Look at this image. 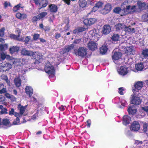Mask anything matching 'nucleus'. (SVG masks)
<instances>
[{
	"instance_id": "56",
	"label": "nucleus",
	"mask_w": 148,
	"mask_h": 148,
	"mask_svg": "<svg viewBox=\"0 0 148 148\" xmlns=\"http://www.w3.org/2000/svg\"><path fill=\"white\" fill-rule=\"evenodd\" d=\"M4 7L6 8L8 6H10V4L9 2L5 1L4 3Z\"/></svg>"
},
{
	"instance_id": "34",
	"label": "nucleus",
	"mask_w": 148,
	"mask_h": 148,
	"mask_svg": "<svg viewBox=\"0 0 148 148\" xmlns=\"http://www.w3.org/2000/svg\"><path fill=\"white\" fill-rule=\"evenodd\" d=\"M86 29V28L84 27H79L77 29H75V34L84 31Z\"/></svg>"
},
{
	"instance_id": "6",
	"label": "nucleus",
	"mask_w": 148,
	"mask_h": 148,
	"mask_svg": "<svg viewBox=\"0 0 148 148\" xmlns=\"http://www.w3.org/2000/svg\"><path fill=\"white\" fill-rule=\"evenodd\" d=\"M136 7V6L135 5L131 6L129 5L126 6V8L123 9V11L124 12L123 15H126L129 13H133L137 11Z\"/></svg>"
},
{
	"instance_id": "45",
	"label": "nucleus",
	"mask_w": 148,
	"mask_h": 148,
	"mask_svg": "<svg viewBox=\"0 0 148 148\" xmlns=\"http://www.w3.org/2000/svg\"><path fill=\"white\" fill-rule=\"evenodd\" d=\"M9 114L10 115H14L15 116L18 117L17 115L16 114H17V112H15L14 111V110L13 108L11 109V110L9 112Z\"/></svg>"
},
{
	"instance_id": "44",
	"label": "nucleus",
	"mask_w": 148,
	"mask_h": 148,
	"mask_svg": "<svg viewBox=\"0 0 148 148\" xmlns=\"http://www.w3.org/2000/svg\"><path fill=\"white\" fill-rule=\"evenodd\" d=\"M6 55L3 52L0 53V61L4 60L5 58Z\"/></svg>"
},
{
	"instance_id": "33",
	"label": "nucleus",
	"mask_w": 148,
	"mask_h": 148,
	"mask_svg": "<svg viewBox=\"0 0 148 148\" xmlns=\"http://www.w3.org/2000/svg\"><path fill=\"white\" fill-rule=\"evenodd\" d=\"M138 7L140 10H143L146 6L145 3H142L141 1H138L137 2Z\"/></svg>"
},
{
	"instance_id": "39",
	"label": "nucleus",
	"mask_w": 148,
	"mask_h": 148,
	"mask_svg": "<svg viewBox=\"0 0 148 148\" xmlns=\"http://www.w3.org/2000/svg\"><path fill=\"white\" fill-rule=\"evenodd\" d=\"M74 45L73 44L67 46L65 47V52H68L71 49L73 48Z\"/></svg>"
},
{
	"instance_id": "64",
	"label": "nucleus",
	"mask_w": 148,
	"mask_h": 148,
	"mask_svg": "<svg viewBox=\"0 0 148 148\" xmlns=\"http://www.w3.org/2000/svg\"><path fill=\"white\" fill-rule=\"evenodd\" d=\"M98 8L95 5L93 7L92 9V11L94 12H95L98 9Z\"/></svg>"
},
{
	"instance_id": "2",
	"label": "nucleus",
	"mask_w": 148,
	"mask_h": 148,
	"mask_svg": "<svg viewBox=\"0 0 148 148\" xmlns=\"http://www.w3.org/2000/svg\"><path fill=\"white\" fill-rule=\"evenodd\" d=\"M45 70L49 75V78H53L55 77V73L54 67L49 62L45 65Z\"/></svg>"
},
{
	"instance_id": "32",
	"label": "nucleus",
	"mask_w": 148,
	"mask_h": 148,
	"mask_svg": "<svg viewBox=\"0 0 148 148\" xmlns=\"http://www.w3.org/2000/svg\"><path fill=\"white\" fill-rule=\"evenodd\" d=\"M18 47L16 46H13L10 49V51L11 54L19 50Z\"/></svg>"
},
{
	"instance_id": "50",
	"label": "nucleus",
	"mask_w": 148,
	"mask_h": 148,
	"mask_svg": "<svg viewBox=\"0 0 148 148\" xmlns=\"http://www.w3.org/2000/svg\"><path fill=\"white\" fill-rule=\"evenodd\" d=\"M121 104L122 106L124 107L127 104V102L124 99H122L121 101Z\"/></svg>"
},
{
	"instance_id": "12",
	"label": "nucleus",
	"mask_w": 148,
	"mask_h": 148,
	"mask_svg": "<svg viewBox=\"0 0 148 148\" xmlns=\"http://www.w3.org/2000/svg\"><path fill=\"white\" fill-rule=\"evenodd\" d=\"M87 50L84 47H80L77 51V54L79 56L84 57L86 56L87 54Z\"/></svg>"
},
{
	"instance_id": "4",
	"label": "nucleus",
	"mask_w": 148,
	"mask_h": 148,
	"mask_svg": "<svg viewBox=\"0 0 148 148\" xmlns=\"http://www.w3.org/2000/svg\"><path fill=\"white\" fill-rule=\"evenodd\" d=\"M89 34L92 36V39L95 41H97L101 37L100 33L98 29L91 30Z\"/></svg>"
},
{
	"instance_id": "16",
	"label": "nucleus",
	"mask_w": 148,
	"mask_h": 148,
	"mask_svg": "<svg viewBox=\"0 0 148 148\" xmlns=\"http://www.w3.org/2000/svg\"><path fill=\"white\" fill-rule=\"evenodd\" d=\"M111 30V27L110 25H104L103 28V33L104 34H108L110 32Z\"/></svg>"
},
{
	"instance_id": "24",
	"label": "nucleus",
	"mask_w": 148,
	"mask_h": 148,
	"mask_svg": "<svg viewBox=\"0 0 148 148\" xmlns=\"http://www.w3.org/2000/svg\"><path fill=\"white\" fill-rule=\"evenodd\" d=\"M124 31L127 32L130 34H133L135 32V29L132 27L131 26H129L128 27L125 26Z\"/></svg>"
},
{
	"instance_id": "21",
	"label": "nucleus",
	"mask_w": 148,
	"mask_h": 148,
	"mask_svg": "<svg viewBox=\"0 0 148 148\" xmlns=\"http://www.w3.org/2000/svg\"><path fill=\"white\" fill-rule=\"evenodd\" d=\"M25 108L23 106H21L19 107V110H20L19 113H17V114H16L17 115L18 117H20L22 115L25 116L26 115V114L25 113Z\"/></svg>"
},
{
	"instance_id": "42",
	"label": "nucleus",
	"mask_w": 148,
	"mask_h": 148,
	"mask_svg": "<svg viewBox=\"0 0 148 148\" xmlns=\"http://www.w3.org/2000/svg\"><path fill=\"white\" fill-rule=\"evenodd\" d=\"M148 123H145L143 124V130L144 132H146L148 130Z\"/></svg>"
},
{
	"instance_id": "5",
	"label": "nucleus",
	"mask_w": 148,
	"mask_h": 148,
	"mask_svg": "<svg viewBox=\"0 0 148 148\" xmlns=\"http://www.w3.org/2000/svg\"><path fill=\"white\" fill-rule=\"evenodd\" d=\"M131 95L130 100L131 103L135 105H139L140 104L141 100L134 93Z\"/></svg>"
},
{
	"instance_id": "28",
	"label": "nucleus",
	"mask_w": 148,
	"mask_h": 148,
	"mask_svg": "<svg viewBox=\"0 0 148 148\" xmlns=\"http://www.w3.org/2000/svg\"><path fill=\"white\" fill-rule=\"evenodd\" d=\"M47 0H42L39 3V8L40 9L43 8H44L47 6Z\"/></svg>"
},
{
	"instance_id": "41",
	"label": "nucleus",
	"mask_w": 148,
	"mask_h": 148,
	"mask_svg": "<svg viewBox=\"0 0 148 148\" xmlns=\"http://www.w3.org/2000/svg\"><path fill=\"white\" fill-rule=\"evenodd\" d=\"M142 54L145 58H147L148 56V49H145L143 50Z\"/></svg>"
},
{
	"instance_id": "14",
	"label": "nucleus",
	"mask_w": 148,
	"mask_h": 148,
	"mask_svg": "<svg viewBox=\"0 0 148 148\" xmlns=\"http://www.w3.org/2000/svg\"><path fill=\"white\" fill-rule=\"evenodd\" d=\"M96 21L95 18H86L84 20V23L87 26H90L94 24Z\"/></svg>"
},
{
	"instance_id": "11",
	"label": "nucleus",
	"mask_w": 148,
	"mask_h": 148,
	"mask_svg": "<svg viewBox=\"0 0 148 148\" xmlns=\"http://www.w3.org/2000/svg\"><path fill=\"white\" fill-rule=\"evenodd\" d=\"M111 9V6L109 3H107L104 6V8L100 11L101 13L106 14L110 12Z\"/></svg>"
},
{
	"instance_id": "8",
	"label": "nucleus",
	"mask_w": 148,
	"mask_h": 148,
	"mask_svg": "<svg viewBox=\"0 0 148 148\" xmlns=\"http://www.w3.org/2000/svg\"><path fill=\"white\" fill-rule=\"evenodd\" d=\"M12 67L11 64L3 62L0 64V71L3 72L9 70Z\"/></svg>"
},
{
	"instance_id": "7",
	"label": "nucleus",
	"mask_w": 148,
	"mask_h": 148,
	"mask_svg": "<svg viewBox=\"0 0 148 148\" xmlns=\"http://www.w3.org/2000/svg\"><path fill=\"white\" fill-rule=\"evenodd\" d=\"M128 69V67L125 66H122L117 69V72L119 75L124 76L129 72Z\"/></svg>"
},
{
	"instance_id": "55",
	"label": "nucleus",
	"mask_w": 148,
	"mask_h": 148,
	"mask_svg": "<svg viewBox=\"0 0 148 148\" xmlns=\"http://www.w3.org/2000/svg\"><path fill=\"white\" fill-rule=\"evenodd\" d=\"M31 37L29 36H27L25 38L24 41L25 43H27L31 39Z\"/></svg>"
},
{
	"instance_id": "13",
	"label": "nucleus",
	"mask_w": 148,
	"mask_h": 148,
	"mask_svg": "<svg viewBox=\"0 0 148 148\" xmlns=\"http://www.w3.org/2000/svg\"><path fill=\"white\" fill-rule=\"evenodd\" d=\"M143 82L142 81H138L136 82L134 85L135 88L133 90V93H134L135 91L140 90L143 87Z\"/></svg>"
},
{
	"instance_id": "27",
	"label": "nucleus",
	"mask_w": 148,
	"mask_h": 148,
	"mask_svg": "<svg viewBox=\"0 0 148 148\" xmlns=\"http://www.w3.org/2000/svg\"><path fill=\"white\" fill-rule=\"evenodd\" d=\"M135 68L137 71H141L144 69V65L142 63H138L135 65Z\"/></svg>"
},
{
	"instance_id": "31",
	"label": "nucleus",
	"mask_w": 148,
	"mask_h": 148,
	"mask_svg": "<svg viewBox=\"0 0 148 148\" xmlns=\"http://www.w3.org/2000/svg\"><path fill=\"white\" fill-rule=\"evenodd\" d=\"M78 3L79 6L82 8L85 7L87 4V2L85 0H79Z\"/></svg>"
},
{
	"instance_id": "58",
	"label": "nucleus",
	"mask_w": 148,
	"mask_h": 148,
	"mask_svg": "<svg viewBox=\"0 0 148 148\" xmlns=\"http://www.w3.org/2000/svg\"><path fill=\"white\" fill-rule=\"evenodd\" d=\"M39 19V18L38 17V15L34 16L32 18V20L34 21H36L38 20Z\"/></svg>"
},
{
	"instance_id": "22",
	"label": "nucleus",
	"mask_w": 148,
	"mask_h": 148,
	"mask_svg": "<svg viewBox=\"0 0 148 148\" xmlns=\"http://www.w3.org/2000/svg\"><path fill=\"white\" fill-rule=\"evenodd\" d=\"M21 54L24 55L31 56L33 54V52L31 51H29L25 49H23L21 51Z\"/></svg>"
},
{
	"instance_id": "62",
	"label": "nucleus",
	"mask_w": 148,
	"mask_h": 148,
	"mask_svg": "<svg viewBox=\"0 0 148 148\" xmlns=\"http://www.w3.org/2000/svg\"><path fill=\"white\" fill-rule=\"evenodd\" d=\"M5 98L4 96L0 95V102H3L5 100Z\"/></svg>"
},
{
	"instance_id": "20",
	"label": "nucleus",
	"mask_w": 148,
	"mask_h": 148,
	"mask_svg": "<svg viewBox=\"0 0 148 148\" xmlns=\"http://www.w3.org/2000/svg\"><path fill=\"white\" fill-rule=\"evenodd\" d=\"M127 111L130 114L133 115L136 113L137 110L134 106L132 105L128 108Z\"/></svg>"
},
{
	"instance_id": "30",
	"label": "nucleus",
	"mask_w": 148,
	"mask_h": 148,
	"mask_svg": "<svg viewBox=\"0 0 148 148\" xmlns=\"http://www.w3.org/2000/svg\"><path fill=\"white\" fill-rule=\"evenodd\" d=\"M100 50L101 53L104 54L107 52L108 48L106 46H103L100 48Z\"/></svg>"
},
{
	"instance_id": "25",
	"label": "nucleus",
	"mask_w": 148,
	"mask_h": 148,
	"mask_svg": "<svg viewBox=\"0 0 148 148\" xmlns=\"http://www.w3.org/2000/svg\"><path fill=\"white\" fill-rule=\"evenodd\" d=\"M16 16L18 18L21 20L26 18L27 16V15L26 14L20 12L17 13Z\"/></svg>"
},
{
	"instance_id": "9",
	"label": "nucleus",
	"mask_w": 148,
	"mask_h": 148,
	"mask_svg": "<svg viewBox=\"0 0 148 148\" xmlns=\"http://www.w3.org/2000/svg\"><path fill=\"white\" fill-rule=\"evenodd\" d=\"M140 128V125L139 123L136 121L133 122L131 125L130 129L131 130L134 132L138 131Z\"/></svg>"
},
{
	"instance_id": "43",
	"label": "nucleus",
	"mask_w": 148,
	"mask_h": 148,
	"mask_svg": "<svg viewBox=\"0 0 148 148\" xmlns=\"http://www.w3.org/2000/svg\"><path fill=\"white\" fill-rule=\"evenodd\" d=\"M8 48V45L7 44L4 45H0V50L1 51H3L5 50L6 49Z\"/></svg>"
},
{
	"instance_id": "53",
	"label": "nucleus",
	"mask_w": 148,
	"mask_h": 148,
	"mask_svg": "<svg viewBox=\"0 0 148 148\" xmlns=\"http://www.w3.org/2000/svg\"><path fill=\"white\" fill-rule=\"evenodd\" d=\"M40 36V35L37 34H35L33 35V39L34 40H37Z\"/></svg>"
},
{
	"instance_id": "18",
	"label": "nucleus",
	"mask_w": 148,
	"mask_h": 148,
	"mask_svg": "<svg viewBox=\"0 0 148 148\" xmlns=\"http://www.w3.org/2000/svg\"><path fill=\"white\" fill-rule=\"evenodd\" d=\"M131 118L127 115H125L123 119V123L124 125H127L130 123Z\"/></svg>"
},
{
	"instance_id": "57",
	"label": "nucleus",
	"mask_w": 148,
	"mask_h": 148,
	"mask_svg": "<svg viewBox=\"0 0 148 148\" xmlns=\"http://www.w3.org/2000/svg\"><path fill=\"white\" fill-rule=\"evenodd\" d=\"M38 112H37L35 114H34L32 116V119L34 120L36 119V118L38 117Z\"/></svg>"
},
{
	"instance_id": "46",
	"label": "nucleus",
	"mask_w": 148,
	"mask_h": 148,
	"mask_svg": "<svg viewBox=\"0 0 148 148\" xmlns=\"http://www.w3.org/2000/svg\"><path fill=\"white\" fill-rule=\"evenodd\" d=\"M10 122L8 119H4L3 120L2 123L3 125H9Z\"/></svg>"
},
{
	"instance_id": "15",
	"label": "nucleus",
	"mask_w": 148,
	"mask_h": 148,
	"mask_svg": "<svg viewBox=\"0 0 148 148\" xmlns=\"http://www.w3.org/2000/svg\"><path fill=\"white\" fill-rule=\"evenodd\" d=\"M97 43L93 41H90L88 44V47L92 51H94L97 48Z\"/></svg>"
},
{
	"instance_id": "59",
	"label": "nucleus",
	"mask_w": 148,
	"mask_h": 148,
	"mask_svg": "<svg viewBox=\"0 0 148 148\" xmlns=\"http://www.w3.org/2000/svg\"><path fill=\"white\" fill-rule=\"evenodd\" d=\"M6 92V89L5 88H3L0 90V94L4 93Z\"/></svg>"
},
{
	"instance_id": "48",
	"label": "nucleus",
	"mask_w": 148,
	"mask_h": 148,
	"mask_svg": "<svg viewBox=\"0 0 148 148\" xmlns=\"http://www.w3.org/2000/svg\"><path fill=\"white\" fill-rule=\"evenodd\" d=\"M20 124L19 118L17 117L15 120L13 122V124L14 125H18Z\"/></svg>"
},
{
	"instance_id": "63",
	"label": "nucleus",
	"mask_w": 148,
	"mask_h": 148,
	"mask_svg": "<svg viewBox=\"0 0 148 148\" xmlns=\"http://www.w3.org/2000/svg\"><path fill=\"white\" fill-rule=\"evenodd\" d=\"M87 126L88 127H90V125L91 121L90 120H88L87 121Z\"/></svg>"
},
{
	"instance_id": "37",
	"label": "nucleus",
	"mask_w": 148,
	"mask_h": 148,
	"mask_svg": "<svg viewBox=\"0 0 148 148\" xmlns=\"http://www.w3.org/2000/svg\"><path fill=\"white\" fill-rule=\"evenodd\" d=\"M15 84L17 87H19L21 84V80L19 78H16L14 79Z\"/></svg>"
},
{
	"instance_id": "23",
	"label": "nucleus",
	"mask_w": 148,
	"mask_h": 148,
	"mask_svg": "<svg viewBox=\"0 0 148 148\" xmlns=\"http://www.w3.org/2000/svg\"><path fill=\"white\" fill-rule=\"evenodd\" d=\"M125 25L123 23H118L116 24L115 25V27L116 31H118L123 29H125Z\"/></svg>"
},
{
	"instance_id": "51",
	"label": "nucleus",
	"mask_w": 148,
	"mask_h": 148,
	"mask_svg": "<svg viewBox=\"0 0 148 148\" xmlns=\"http://www.w3.org/2000/svg\"><path fill=\"white\" fill-rule=\"evenodd\" d=\"M103 3L101 1H99L96 3L95 5L98 8H99L102 6L103 5Z\"/></svg>"
},
{
	"instance_id": "3",
	"label": "nucleus",
	"mask_w": 148,
	"mask_h": 148,
	"mask_svg": "<svg viewBox=\"0 0 148 148\" xmlns=\"http://www.w3.org/2000/svg\"><path fill=\"white\" fill-rule=\"evenodd\" d=\"M122 53L119 52H114L112 54V57L114 62L116 64L120 65L122 63V60L121 59Z\"/></svg>"
},
{
	"instance_id": "54",
	"label": "nucleus",
	"mask_w": 148,
	"mask_h": 148,
	"mask_svg": "<svg viewBox=\"0 0 148 148\" xmlns=\"http://www.w3.org/2000/svg\"><path fill=\"white\" fill-rule=\"evenodd\" d=\"M114 11L116 13H119L121 12V9L119 8H116L114 9Z\"/></svg>"
},
{
	"instance_id": "49",
	"label": "nucleus",
	"mask_w": 148,
	"mask_h": 148,
	"mask_svg": "<svg viewBox=\"0 0 148 148\" xmlns=\"http://www.w3.org/2000/svg\"><path fill=\"white\" fill-rule=\"evenodd\" d=\"M5 28L4 27L1 28L0 29V36L3 37L4 35V32Z\"/></svg>"
},
{
	"instance_id": "10",
	"label": "nucleus",
	"mask_w": 148,
	"mask_h": 148,
	"mask_svg": "<svg viewBox=\"0 0 148 148\" xmlns=\"http://www.w3.org/2000/svg\"><path fill=\"white\" fill-rule=\"evenodd\" d=\"M124 51L125 53L128 56L134 55L135 53L134 48L132 46L125 47Z\"/></svg>"
},
{
	"instance_id": "52",
	"label": "nucleus",
	"mask_w": 148,
	"mask_h": 148,
	"mask_svg": "<svg viewBox=\"0 0 148 148\" xmlns=\"http://www.w3.org/2000/svg\"><path fill=\"white\" fill-rule=\"evenodd\" d=\"M142 18L144 21H148V15H144L142 16Z\"/></svg>"
},
{
	"instance_id": "40",
	"label": "nucleus",
	"mask_w": 148,
	"mask_h": 148,
	"mask_svg": "<svg viewBox=\"0 0 148 148\" xmlns=\"http://www.w3.org/2000/svg\"><path fill=\"white\" fill-rule=\"evenodd\" d=\"M47 14V12H41L38 15V17L39 18V19H40L43 18L46 16Z\"/></svg>"
},
{
	"instance_id": "35",
	"label": "nucleus",
	"mask_w": 148,
	"mask_h": 148,
	"mask_svg": "<svg viewBox=\"0 0 148 148\" xmlns=\"http://www.w3.org/2000/svg\"><path fill=\"white\" fill-rule=\"evenodd\" d=\"M7 110L5 108H3L2 105H0V114L7 113Z\"/></svg>"
},
{
	"instance_id": "38",
	"label": "nucleus",
	"mask_w": 148,
	"mask_h": 148,
	"mask_svg": "<svg viewBox=\"0 0 148 148\" xmlns=\"http://www.w3.org/2000/svg\"><path fill=\"white\" fill-rule=\"evenodd\" d=\"M119 36L117 34H114L112 36L111 39L114 41H118L119 40Z\"/></svg>"
},
{
	"instance_id": "19",
	"label": "nucleus",
	"mask_w": 148,
	"mask_h": 148,
	"mask_svg": "<svg viewBox=\"0 0 148 148\" xmlns=\"http://www.w3.org/2000/svg\"><path fill=\"white\" fill-rule=\"evenodd\" d=\"M32 56L33 58L37 61L39 60L42 58V55L41 53L36 52H33V54Z\"/></svg>"
},
{
	"instance_id": "26",
	"label": "nucleus",
	"mask_w": 148,
	"mask_h": 148,
	"mask_svg": "<svg viewBox=\"0 0 148 148\" xmlns=\"http://www.w3.org/2000/svg\"><path fill=\"white\" fill-rule=\"evenodd\" d=\"M20 33V32H19L18 33V36L12 34H10V37L12 39L17 40L19 41H23V39L22 38H19Z\"/></svg>"
},
{
	"instance_id": "60",
	"label": "nucleus",
	"mask_w": 148,
	"mask_h": 148,
	"mask_svg": "<svg viewBox=\"0 0 148 148\" xmlns=\"http://www.w3.org/2000/svg\"><path fill=\"white\" fill-rule=\"evenodd\" d=\"M142 143V142L141 141H140L138 140H136L135 141V144L136 145L138 144H141Z\"/></svg>"
},
{
	"instance_id": "61",
	"label": "nucleus",
	"mask_w": 148,
	"mask_h": 148,
	"mask_svg": "<svg viewBox=\"0 0 148 148\" xmlns=\"http://www.w3.org/2000/svg\"><path fill=\"white\" fill-rule=\"evenodd\" d=\"M12 101H14L16 100V98L13 95H11L10 98Z\"/></svg>"
},
{
	"instance_id": "36",
	"label": "nucleus",
	"mask_w": 148,
	"mask_h": 148,
	"mask_svg": "<svg viewBox=\"0 0 148 148\" xmlns=\"http://www.w3.org/2000/svg\"><path fill=\"white\" fill-rule=\"evenodd\" d=\"M23 8V7L21 6V4L19 3L14 7L13 10L14 12H16Z\"/></svg>"
},
{
	"instance_id": "17",
	"label": "nucleus",
	"mask_w": 148,
	"mask_h": 148,
	"mask_svg": "<svg viewBox=\"0 0 148 148\" xmlns=\"http://www.w3.org/2000/svg\"><path fill=\"white\" fill-rule=\"evenodd\" d=\"M25 92L29 97H31L33 94V89L30 86H27L25 88Z\"/></svg>"
},
{
	"instance_id": "29",
	"label": "nucleus",
	"mask_w": 148,
	"mask_h": 148,
	"mask_svg": "<svg viewBox=\"0 0 148 148\" xmlns=\"http://www.w3.org/2000/svg\"><path fill=\"white\" fill-rule=\"evenodd\" d=\"M50 10L51 12H56L58 10V8L56 5L54 4H51L49 6Z\"/></svg>"
},
{
	"instance_id": "47",
	"label": "nucleus",
	"mask_w": 148,
	"mask_h": 148,
	"mask_svg": "<svg viewBox=\"0 0 148 148\" xmlns=\"http://www.w3.org/2000/svg\"><path fill=\"white\" fill-rule=\"evenodd\" d=\"M125 91V89L123 87L119 88V92L121 95H123V92Z\"/></svg>"
},
{
	"instance_id": "1",
	"label": "nucleus",
	"mask_w": 148,
	"mask_h": 148,
	"mask_svg": "<svg viewBox=\"0 0 148 148\" xmlns=\"http://www.w3.org/2000/svg\"><path fill=\"white\" fill-rule=\"evenodd\" d=\"M5 57V58L8 60H11L16 67H17L19 69L21 68L23 65L25 63V60L23 59L13 58L7 55H6Z\"/></svg>"
}]
</instances>
